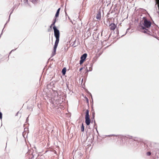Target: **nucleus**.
<instances>
[{
    "label": "nucleus",
    "instance_id": "20e7f679",
    "mask_svg": "<svg viewBox=\"0 0 159 159\" xmlns=\"http://www.w3.org/2000/svg\"><path fill=\"white\" fill-rule=\"evenodd\" d=\"M109 27L111 30H114L116 27V25L114 23H112L109 25Z\"/></svg>",
    "mask_w": 159,
    "mask_h": 159
},
{
    "label": "nucleus",
    "instance_id": "6ab92c4d",
    "mask_svg": "<svg viewBox=\"0 0 159 159\" xmlns=\"http://www.w3.org/2000/svg\"><path fill=\"white\" fill-rule=\"evenodd\" d=\"M55 24V23H54L53 22V23L51 25V26H53V25H54V26H55V25H54Z\"/></svg>",
    "mask_w": 159,
    "mask_h": 159
},
{
    "label": "nucleus",
    "instance_id": "6e6552de",
    "mask_svg": "<svg viewBox=\"0 0 159 159\" xmlns=\"http://www.w3.org/2000/svg\"><path fill=\"white\" fill-rule=\"evenodd\" d=\"M101 18V14L100 13H98L97 14L96 16V18L98 20H99Z\"/></svg>",
    "mask_w": 159,
    "mask_h": 159
},
{
    "label": "nucleus",
    "instance_id": "412c9836",
    "mask_svg": "<svg viewBox=\"0 0 159 159\" xmlns=\"http://www.w3.org/2000/svg\"><path fill=\"white\" fill-rule=\"evenodd\" d=\"M87 101H88V99L87 98Z\"/></svg>",
    "mask_w": 159,
    "mask_h": 159
},
{
    "label": "nucleus",
    "instance_id": "f8f14e48",
    "mask_svg": "<svg viewBox=\"0 0 159 159\" xmlns=\"http://www.w3.org/2000/svg\"><path fill=\"white\" fill-rule=\"evenodd\" d=\"M81 130L82 132H83L84 131V127L83 123L82 124L81 127Z\"/></svg>",
    "mask_w": 159,
    "mask_h": 159
},
{
    "label": "nucleus",
    "instance_id": "a211bd4d",
    "mask_svg": "<svg viewBox=\"0 0 159 159\" xmlns=\"http://www.w3.org/2000/svg\"><path fill=\"white\" fill-rule=\"evenodd\" d=\"M54 21L53 22L55 24V23H56V18H55L54 20H53Z\"/></svg>",
    "mask_w": 159,
    "mask_h": 159
},
{
    "label": "nucleus",
    "instance_id": "9d476101",
    "mask_svg": "<svg viewBox=\"0 0 159 159\" xmlns=\"http://www.w3.org/2000/svg\"><path fill=\"white\" fill-rule=\"evenodd\" d=\"M66 69L65 68H64L62 70V72L63 75H64L66 74Z\"/></svg>",
    "mask_w": 159,
    "mask_h": 159
},
{
    "label": "nucleus",
    "instance_id": "7ed1b4c3",
    "mask_svg": "<svg viewBox=\"0 0 159 159\" xmlns=\"http://www.w3.org/2000/svg\"><path fill=\"white\" fill-rule=\"evenodd\" d=\"M53 28L54 30V34L56 38H59L60 32L59 30L55 26L53 27Z\"/></svg>",
    "mask_w": 159,
    "mask_h": 159
},
{
    "label": "nucleus",
    "instance_id": "39448f33",
    "mask_svg": "<svg viewBox=\"0 0 159 159\" xmlns=\"http://www.w3.org/2000/svg\"><path fill=\"white\" fill-rule=\"evenodd\" d=\"M59 38H56L54 48H57L59 43Z\"/></svg>",
    "mask_w": 159,
    "mask_h": 159
},
{
    "label": "nucleus",
    "instance_id": "ddd939ff",
    "mask_svg": "<svg viewBox=\"0 0 159 159\" xmlns=\"http://www.w3.org/2000/svg\"><path fill=\"white\" fill-rule=\"evenodd\" d=\"M84 61V59H81V60L80 61V64H81Z\"/></svg>",
    "mask_w": 159,
    "mask_h": 159
},
{
    "label": "nucleus",
    "instance_id": "f257e3e1",
    "mask_svg": "<svg viewBox=\"0 0 159 159\" xmlns=\"http://www.w3.org/2000/svg\"><path fill=\"white\" fill-rule=\"evenodd\" d=\"M143 25L144 26H141V28L143 29H144L145 28H149L151 25V23L150 21H148L147 19H145L144 20Z\"/></svg>",
    "mask_w": 159,
    "mask_h": 159
},
{
    "label": "nucleus",
    "instance_id": "1a4fd4ad",
    "mask_svg": "<svg viewBox=\"0 0 159 159\" xmlns=\"http://www.w3.org/2000/svg\"><path fill=\"white\" fill-rule=\"evenodd\" d=\"M57 48H53V51L52 53V57L55 55L56 54V50Z\"/></svg>",
    "mask_w": 159,
    "mask_h": 159
},
{
    "label": "nucleus",
    "instance_id": "dca6fc26",
    "mask_svg": "<svg viewBox=\"0 0 159 159\" xmlns=\"http://www.w3.org/2000/svg\"><path fill=\"white\" fill-rule=\"evenodd\" d=\"M94 116H95V113L94 112H93L92 113V117H93V118H94Z\"/></svg>",
    "mask_w": 159,
    "mask_h": 159
},
{
    "label": "nucleus",
    "instance_id": "f03ea898",
    "mask_svg": "<svg viewBox=\"0 0 159 159\" xmlns=\"http://www.w3.org/2000/svg\"><path fill=\"white\" fill-rule=\"evenodd\" d=\"M85 123L87 125H89L90 123V120L89 118V111L88 110H86L85 116Z\"/></svg>",
    "mask_w": 159,
    "mask_h": 159
},
{
    "label": "nucleus",
    "instance_id": "0eeeda50",
    "mask_svg": "<svg viewBox=\"0 0 159 159\" xmlns=\"http://www.w3.org/2000/svg\"><path fill=\"white\" fill-rule=\"evenodd\" d=\"M60 8H59L57 10V12H56V14L55 16V17H56L58 16L59 14V11H60Z\"/></svg>",
    "mask_w": 159,
    "mask_h": 159
},
{
    "label": "nucleus",
    "instance_id": "4468645a",
    "mask_svg": "<svg viewBox=\"0 0 159 159\" xmlns=\"http://www.w3.org/2000/svg\"><path fill=\"white\" fill-rule=\"evenodd\" d=\"M92 70V67H89V70H87V71L88 72V71H91Z\"/></svg>",
    "mask_w": 159,
    "mask_h": 159
},
{
    "label": "nucleus",
    "instance_id": "b1692460",
    "mask_svg": "<svg viewBox=\"0 0 159 159\" xmlns=\"http://www.w3.org/2000/svg\"><path fill=\"white\" fill-rule=\"evenodd\" d=\"M144 33H146V31H145L144 32Z\"/></svg>",
    "mask_w": 159,
    "mask_h": 159
},
{
    "label": "nucleus",
    "instance_id": "4be33fe9",
    "mask_svg": "<svg viewBox=\"0 0 159 159\" xmlns=\"http://www.w3.org/2000/svg\"><path fill=\"white\" fill-rule=\"evenodd\" d=\"M87 101H88V99L87 98Z\"/></svg>",
    "mask_w": 159,
    "mask_h": 159
},
{
    "label": "nucleus",
    "instance_id": "f3484780",
    "mask_svg": "<svg viewBox=\"0 0 159 159\" xmlns=\"http://www.w3.org/2000/svg\"><path fill=\"white\" fill-rule=\"evenodd\" d=\"M2 114L1 112H0V119H2Z\"/></svg>",
    "mask_w": 159,
    "mask_h": 159
},
{
    "label": "nucleus",
    "instance_id": "9b49d317",
    "mask_svg": "<svg viewBox=\"0 0 159 159\" xmlns=\"http://www.w3.org/2000/svg\"><path fill=\"white\" fill-rule=\"evenodd\" d=\"M30 1L32 2L34 4H36L37 3L38 0H30Z\"/></svg>",
    "mask_w": 159,
    "mask_h": 159
},
{
    "label": "nucleus",
    "instance_id": "5701e85b",
    "mask_svg": "<svg viewBox=\"0 0 159 159\" xmlns=\"http://www.w3.org/2000/svg\"><path fill=\"white\" fill-rule=\"evenodd\" d=\"M11 13H12V12L11 13H10V15H11ZM10 16H9V17H10Z\"/></svg>",
    "mask_w": 159,
    "mask_h": 159
},
{
    "label": "nucleus",
    "instance_id": "aec40b11",
    "mask_svg": "<svg viewBox=\"0 0 159 159\" xmlns=\"http://www.w3.org/2000/svg\"><path fill=\"white\" fill-rule=\"evenodd\" d=\"M82 69H83V68H80V71H81L82 70Z\"/></svg>",
    "mask_w": 159,
    "mask_h": 159
},
{
    "label": "nucleus",
    "instance_id": "2eb2a0df",
    "mask_svg": "<svg viewBox=\"0 0 159 159\" xmlns=\"http://www.w3.org/2000/svg\"><path fill=\"white\" fill-rule=\"evenodd\" d=\"M151 152H148L147 153V155L148 156H150L151 155Z\"/></svg>",
    "mask_w": 159,
    "mask_h": 159
},
{
    "label": "nucleus",
    "instance_id": "423d86ee",
    "mask_svg": "<svg viewBox=\"0 0 159 159\" xmlns=\"http://www.w3.org/2000/svg\"><path fill=\"white\" fill-rule=\"evenodd\" d=\"M87 56L86 53L84 54L81 57V59H84L85 60Z\"/></svg>",
    "mask_w": 159,
    "mask_h": 159
}]
</instances>
